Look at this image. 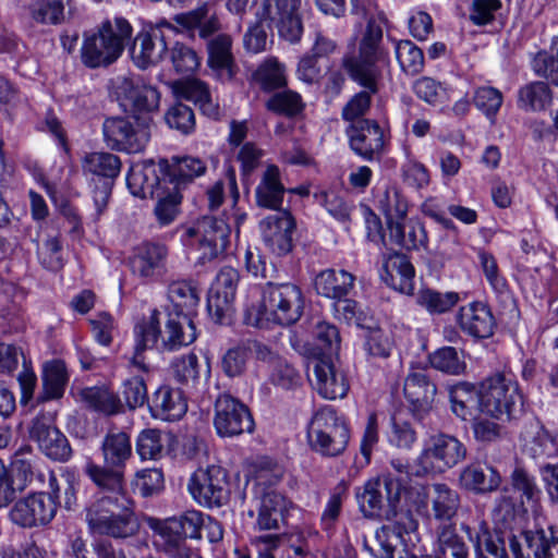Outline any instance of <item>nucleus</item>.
Masks as SVG:
<instances>
[{
    "label": "nucleus",
    "instance_id": "36",
    "mask_svg": "<svg viewBox=\"0 0 558 558\" xmlns=\"http://www.w3.org/2000/svg\"><path fill=\"white\" fill-rule=\"evenodd\" d=\"M433 515L439 521H450L460 508L458 492L447 484L436 483L428 493Z\"/></svg>",
    "mask_w": 558,
    "mask_h": 558
},
{
    "label": "nucleus",
    "instance_id": "40",
    "mask_svg": "<svg viewBox=\"0 0 558 558\" xmlns=\"http://www.w3.org/2000/svg\"><path fill=\"white\" fill-rule=\"evenodd\" d=\"M462 529L469 534V538L473 543L474 558H487L484 553L489 554L494 558H509L504 539L493 533L485 522L480 524L478 531L474 536L471 534L469 526H462Z\"/></svg>",
    "mask_w": 558,
    "mask_h": 558
},
{
    "label": "nucleus",
    "instance_id": "3",
    "mask_svg": "<svg viewBox=\"0 0 558 558\" xmlns=\"http://www.w3.org/2000/svg\"><path fill=\"white\" fill-rule=\"evenodd\" d=\"M104 465L92 461L85 465L86 475L102 490L124 487V466L132 456L130 437L123 432L108 434L101 444Z\"/></svg>",
    "mask_w": 558,
    "mask_h": 558
},
{
    "label": "nucleus",
    "instance_id": "5",
    "mask_svg": "<svg viewBox=\"0 0 558 558\" xmlns=\"http://www.w3.org/2000/svg\"><path fill=\"white\" fill-rule=\"evenodd\" d=\"M307 437L317 452L337 457L345 450L350 434L343 417L332 407L325 405L313 414Z\"/></svg>",
    "mask_w": 558,
    "mask_h": 558
},
{
    "label": "nucleus",
    "instance_id": "22",
    "mask_svg": "<svg viewBox=\"0 0 558 558\" xmlns=\"http://www.w3.org/2000/svg\"><path fill=\"white\" fill-rule=\"evenodd\" d=\"M123 37H84L81 45V60L90 69L114 62L123 51Z\"/></svg>",
    "mask_w": 558,
    "mask_h": 558
},
{
    "label": "nucleus",
    "instance_id": "29",
    "mask_svg": "<svg viewBox=\"0 0 558 558\" xmlns=\"http://www.w3.org/2000/svg\"><path fill=\"white\" fill-rule=\"evenodd\" d=\"M149 410L156 418L177 421L186 413L187 402L180 389L161 386L153 393Z\"/></svg>",
    "mask_w": 558,
    "mask_h": 558
},
{
    "label": "nucleus",
    "instance_id": "48",
    "mask_svg": "<svg viewBox=\"0 0 558 558\" xmlns=\"http://www.w3.org/2000/svg\"><path fill=\"white\" fill-rule=\"evenodd\" d=\"M389 240L391 243L404 247L407 250L418 248L425 245L427 235L424 227L417 221H410L404 225H392L389 231Z\"/></svg>",
    "mask_w": 558,
    "mask_h": 558
},
{
    "label": "nucleus",
    "instance_id": "53",
    "mask_svg": "<svg viewBox=\"0 0 558 558\" xmlns=\"http://www.w3.org/2000/svg\"><path fill=\"white\" fill-rule=\"evenodd\" d=\"M69 16H72L70 0ZM32 16L35 22L45 25H60L64 22V0H37L32 9Z\"/></svg>",
    "mask_w": 558,
    "mask_h": 558
},
{
    "label": "nucleus",
    "instance_id": "15",
    "mask_svg": "<svg viewBox=\"0 0 558 558\" xmlns=\"http://www.w3.org/2000/svg\"><path fill=\"white\" fill-rule=\"evenodd\" d=\"M187 490L193 499L204 507H220L227 502V473L219 465L198 468L189 478Z\"/></svg>",
    "mask_w": 558,
    "mask_h": 558
},
{
    "label": "nucleus",
    "instance_id": "47",
    "mask_svg": "<svg viewBox=\"0 0 558 558\" xmlns=\"http://www.w3.org/2000/svg\"><path fill=\"white\" fill-rule=\"evenodd\" d=\"M378 209L386 217L388 230L392 225H399L404 221L408 213V203L400 192L396 189H387L378 196Z\"/></svg>",
    "mask_w": 558,
    "mask_h": 558
},
{
    "label": "nucleus",
    "instance_id": "43",
    "mask_svg": "<svg viewBox=\"0 0 558 558\" xmlns=\"http://www.w3.org/2000/svg\"><path fill=\"white\" fill-rule=\"evenodd\" d=\"M206 163L198 157L186 156L173 159V163L168 166L167 172L169 184L180 189L181 185L193 181L195 178L206 172Z\"/></svg>",
    "mask_w": 558,
    "mask_h": 558
},
{
    "label": "nucleus",
    "instance_id": "60",
    "mask_svg": "<svg viewBox=\"0 0 558 558\" xmlns=\"http://www.w3.org/2000/svg\"><path fill=\"white\" fill-rule=\"evenodd\" d=\"M400 542V535L388 526L377 530L372 545L365 548L376 558H393L395 550Z\"/></svg>",
    "mask_w": 558,
    "mask_h": 558
},
{
    "label": "nucleus",
    "instance_id": "37",
    "mask_svg": "<svg viewBox=\"0 0 558 558\" xmlns=\"http://www.w3.org/2000/svg\"><path fill=\"white\" fill-rule=\"evenodd\" d=\"M230 48V37H216L208 44V64L222 82L231 81L235 74Z\"/></svg>",
    "mask_w": 558,
    "mask_h": 558
},
{
    "label": "nucleus",
    "instance_id": "4",
    "mask_svg": "<svg viewBox=\"0 0 558 558\" xmlns=\"http://www.w3.org/2000/svg\"><path fill=\"white\" fill-rule=\"evenodd\" d=\"M301 0H263L244 35H302Z\"/></svg>",
    "mask_w": 558,
    "mask_h": 558
},
{
    "label": "nucleus",
    "instance_id": "21",
    "mask_svg": "<svg viewBox=\"0 0 558 558\" xmlns=\"http://www.w3.org/2000/svg\"><path fill=\"white\" fill-rule=\"evenodd\" d=\"M134 335L135 355L131 361V367L132 369L147 373L148 367L141 357V354L146 349L155 347L162 350L163 331L160 328V312L158 310H153L148 316L143 317V319L136 324Z\"/></svg>",
    "mask_w": 558,
    "mask_h": 558
},
{
    "label": "nucleus",
    "instance_id": "59",
    "mask_svg": "<svg viewBox=\"0 0 558 558\" xmlns=\"http://www.w3.org/2000/svg\"><path fill=\"white\" fill-rule=\"evenodd\" d=\"M473 101L475 107L494 122L502 105L504 96L502 93L495 87L482 86L475 89Z\"/></svg>",
    "mask_w": 558,
    "mask_h": 558
},
{
    "label": "nucleus",
    "instance_id": "20",
    "mask_svg": "<svg viewBox=\"0 0 558 558\" xmlns=\"http://www.w3.org/2000/svg\"><path fill=\"white\" fill-rule=\"evenodd\" d=\"M523 544L511 536L509 548L513 558H553L551 549L558 546V535L553 527L522 532Z\"/></svg>",
    "mask_w": 558,
    "mask_h": 558
},
{
    "label": "nucleus",
    "instance_id": "51",
    "mask_svg": "<svg viewBox=\"0 0 558 558\" xmlns=\"http://www.w3.org/2000/svg\"><path fill=\"white\" fill-rule=\"evenodd\" d=\"M253 77L259 88L266 93L287 85L286 68L276 59H268L262 63Z\"/></svg>",
    "mask_w": 558,
    "mask_h": 558
},
{
    "label": "nucleus",
    "instance_id": "35",
    "mask_svg": "<svg viewBox=\"0 0 558 558\" xmlns=\"http://www.w3.org/2000/svg\"><path fill=\"white\" fill-rule=\"evenodd\" d=\"M353 283L354 277L350 272L326 269L316 276L314 287L318 294L337 301L348 295Z\"/></svg>",
    "mask_w": 558,
    "mask_h": 558
},
{
    "label": "nucleus",
    "instance_id": "11",
    "mask_svg": "<svg viewBox=\"0 0 558 558\" xmlns=\"http://www.w3.org/2000/svg\"><path fill=\"white\" fill-rule=\"evenodd\" d=\"M51 493L33 494L20 499L10 510L11 521L22 527H34L47 524L57 511V478L48 474Z\"/></svg>",
    "mask_w": 558,
    "mask_h": 558
},
{
    "label": "nucleus",
    "instance_id": "32",
    "mask_svg": "<svg viewBox=\"0 0 558 558\" xmlns=\"http://www.w3.org/2000/svg\"><path fill=\"white\" fill-rule=\"evenodd\" d=\"M436 391L435 384L430 381L424 371L411 372L404 379V396L417 411H425L430 408Z\"/></svg>",
    "mask_w": 558,
    "mask_h": 558
},
{
    "label": "nucleus",
    "instance_id": "25",
    "mask_svg": "<svg viewBox=\"0 0 558 558\" xmlns=\"http://www.w3.org/2000/svg\"><path fill=\"white\" fill-rule=\"evenodd\" d=\"M194 316L169 312L162 335V350L173 351L192 344L197 338Z\"/></svg>",
    "mask_w": 558,
    "mask_h": 558
},
{
    "label": "nucleus",
    "instance_id": "30",
    "mask_svg": "<svg viewBox=\"0 0 558 558\" xmlns=\"http://www.w3.org/2000/svg\"><path fill=\"white\" fill-rule=\"evenodd\" d=\"M459 326L468 335L485 339L493 335L495 319L486 304L474 302L461 307Z\"/></svg>",
    "mask_w": 558,
    "mask_h": 558
},
{
    "label": "nucleus",
    "instance_id": "58",
    "mask_svg": "<svg viewBox=\"0 0 558 558\" xmlns=\"http://www.w3.org/2000/svg\"><path fill=\"white\" fill-rule=\"evenodd\" d=\"M438 546L444 555L452 558H469V548L462 537L458 535L451 524H446L438 530Z\"/></svg>",
    "mask_w": 558,
    "mask_h": 558
},
{
    "label": "nucleus",
    "instance_id": "19",
    "mask_svg": "<svg viewBox=\"0 0 558 558\" xmlns=\"http://www.w3.org/2000/svg\"><path fill=\"white\" fill-rule=\"evenodd\" d=\"M347 134L352 150L366 160L377 158L384 150V132L373 120H359L351 123Z\"/></svg>",
    "mask_w": 558,
    "mask_h": 558
},
{
    "label": "nucleus",
    "instance_id": "50",
    "mask_svg": "<svg viewBox=\"0 0 558 558\" xmlns=\"http://www.w3.org/2000/svg\"><path fill=\"white\" fill-rule=\"evenodd\" d=\"M154 197L157 198L154 209L157 221L162 226L171 223L179 214L182 199L179 189L167 185L162 190L158 189Z\"/></svg>",
    "mask_w": 558,
    "mask_h": 558
},
{
    "label": "nucleus",
    "instance_id": "17",
    "mask_svg": "<svg viewBox=\"0 0 558 558\" xmlns=\"http://www.w3.org/2000/svg\"><path fill=\"white\" fill-rule=\"evenodd\" d=\"M167 169L166 161L157 165L153 160H144L133 165L126 177L130 192L140 198H154L158 189L169 184Z\"/></svg>",
    "mask_w": 558,
    "mask_h": 558
},
{
    "label": "nucleus",
    "instance_id": "26",
    "mask_svg": "<svg viewBox=\"0 0 558 558\" xmlns=\"http://www.w3.org/2000/svg\"><path fill=\"white\" fill-rule=\"evenodd\" d=\"M171 89L177 98L193 101L203 114L218 119L219 105L213 99L208 85L198 78L179 80L171 83Z\"/></svg>",
    "mask_w": 558,
    "mask_h": 558
},
{
    "label": "nucleus",
    "instance_id": "54",
    "mask_svg": "<svg viewBox=\"0 0 558 558\" xmlns=\"http://www.w3.org/2000/svg\"><path fill=\"white\" fill-rule=\"evenodd\" d=\"M430 365L449 375H461L466 364L461 353L453 347H444L435 351L430 357Z\"/></svg>",
    "mask_w": 558,
    "mask_h": 558
},
{
    "label": "nucleus",
    "instance_id": "2",
    "mask_svg": "<svg viewBox=\"0 0 558 558\" xmlns=\"http://www.w3.org/2000/svg\"><path fill=\"white\" fill-rule=\"evenodd\" d=\"M304 310V296L299 286L268 282L263 290L262 304L245 310L244 323L264 328L269 322L278 325L296 323Z\"/></svg>",
    "mask_w": 558,
    "mask_h": 558
},
{
    "label": "nucleus",
    "instance_id": "61",
    "mask_svg": "<svg viewBox=\"0 0 558 558\" xmlns=\"http://www.w3.org/2000/svg\"><path fill=\"white\" fill-rule=\"evenodd\" d=\"M39 263L49 270H59L63 267L62 246L57 235L47 236L37 244Z\"/></svg>",
    "mask_w": 558,
    "mask_h": 558
},
{
    "label": "nucleus",
    "instance_id": "12",
    "mask_svg": "<svg viewBox=\"0 0 558 558\" xmlns=\"http://www.w3.org/2000/svg\"><path fill=\"white\" fill-rule=\"evenodd\" d=\"M402 484L392 475H385L384 483L379 478L367 481L362 492H356V498L362 512L366 517H386L396 514V507L400 500Z\"/></svg>",
    "mask_w": 558,
    "mask_h": 558
},
{
    "label": "nucleus",
    "instance_id": "7",
    "mask_svg": "<svg viewBox=\"0 0 558 558\" xmlns=\"http://www.w3.org/2000/svg\"><path fill=\"white\" fill-rule=\"evenodd\" d=\"M522 405L518 384L511 376L495 374L478 388V410L497 420H509Z\"/></svg>",
    "mask_w": 558,
    "mask_h": 558
},
{
    "label": "nucleus",
    "instance_id": "62",
    "mask_svg": "<svg viewBox=\"0 0 558 558\" xmlns=\"http://www.w3.org/2000/svg\"><path fill=\"white\" fill-rule=\"evenodd\" d=\"M266 108L272 112L294 116L303 109L301 96L293 90L276 93L266 102Z\"/></svg>",
    "mask_w": 558,
    "mask_h": 558
},
{
    "label": "nucleus",
    "instance_id": "33",
    "mask_svg": "<svg viewBox=\"0 0 558 558\" xmlns=\"http://www.w3.org/2000/svg\"><path fill=\"white\" fill-rule=\"evenodd\" d=\"M459 481L461 486L468 490L488 493L499 487L501 476L489 465L472 463L461 471Z\"/></svg>",
    "mask_w": 558,
    "mask_h": 558
},
{
    "label": "nucleus",
    "instance_id": "55",
    "mask_svg": "<svg viewBox=\"0 0 558 558\" xmlns=\"http://www.w3.org/2000/svg\"><path fill=\"white\" fill-rule=\"evenodd\" d=\"M133 26L122 14L110 15L100 12L95 17V26L90 34L84 32L83 35H133Z\"/></svg>",
    "mask_w": 558,
    "mask_h": 558
},
{
    "label": "nucleus",
    "instance_id": "16",
    "mask_svg": "<svg viewBox=\"0 0 558 558\" xmlns=\"http://www.w3.org/2000/svg\"><path fill=\"white\" fill-rule=\"evenodd\" d=\"M214 425L223 437H232L253 430L254 421L242 402L230 395H220L215 403Z\"/></svg>",
    "mask_w": 558,
    "mask_h": 558
},
{
    "label": "nucleus",
    "instance_id": "28",
    "mask_svg": "<svg viewBox=\"0 0 558 558\" xmlns=\"http://www.w3.org/2000/svg\"><path fill=\"white\" fill-rule=\"evenodd\" d=\"M314 386L325 399L343 398L349 385L344 375L337 371L329 359L319 357L314 362Z\"/></svg>",
    "mask_w": 558,
    "mask_h": 558
},
{
    "label": "nucleus",
    "instance_id": "23",
    "mask_svg": "<svg viewBox=\"0 0 558 558\" xmlns=\"http://www.w3.org/2000/svg\"><path fill=\"white\" fill-rule=\"evenodd\" d=\"M414 267L404 254L395 252L384 256L380 278L387 286L410 295L414 291Z\"/></svg>",
    "mask_w": 558,
    "mask_h": 558
},
{
    "label": "nucleus",
    "instance_id": "13",
    "mask_svg": "<svg viewBox=\"0 0 558 558\" xmlns=\"http://www.w3.org/2000/svg\"><path fill=\"white\" fill-rule=\"evenodd\" d=\"M466 449L456 437L447 434L433 436L417 458V475L442 473L464 459Z\"/></svg>",
    "mask_w": 558,
    "mask_h": 558
},
{
    "label": "nucleus",
    "instance_id": "63",
    "mask_svg": "<svg viewBox=\"0 0 558 558\" xmlns=\"http://www.w3.org/2000/svg\"><path fill=\"white\" fill-rule=\"evenodd\" d=\"M171 61L179 73H192L201 64L197 52L180 41H175L171 46Z\"/></svg>",
    "mask_w": 558,
    "mask_h": 558
},
{
    "label": "nucleus",
    "instance_id": "39",
    "mask_svg": "<svg viewBox=\"0 0 558 558\" xmlns=\"http://www.w3.org/2000/svg\"><path fill=\"white\" fill-rule=\"evenodd\" d=\"M168 44L165 37H135L131 56L140 69H147L157 63L165 54Z\"/></svg>",
    "mask_w": 558,
    "mask_h": 558
},
{
    "label": "nucleus",
    "instance_id": "45",
    "mask_svg": "<svg viewBox=\"0 0 558 558\" xmlns=\"http://www.w3.org/2000/svg\"><path fill=\"white\" fill-rule=\"evenodd\" d=\"M69 380L65 364L54 360L47 362L43 372L44 396L43 400L59 399L63 396Z\"/></svg>",
    "mask_w": 558,
    "mask_h": 558
},
{
    "label": "nucleus",
    "instance_id": "31",
    "mask_svg": "<svg viewBox=\"0 0 558 558\" xmlns=\"http://www.w3.org/2000/svg\"><path fill=\"white\" fill-rule=\"evenodd\" d=\"M284 192L279 168L275 165L267 166L255 191L257 206L276 211L281 210Z\"/></svg>",
    "mask_w": 558,
    "mask_h": 558
},
{
    "label": "nucleus",
    "instance_id": "52",
    "mask_svg": "<svg viewBox=\"0 0 558 558\" xmlns=\"http://www.w3.org/2000/svg\"><path fill=\"white\" fill-rule=\"evenodd\" d=\"M314 350L317 355L330 357L338 354L340 350V335L335 325L326 322L316 324L313 331Z\"/></svg>",
    "mask_w": 558,
    "mask_h": 558
},
{
    "label": "nucleus",
    "instance_id": "44",
    "mask_svg": "<svg viewBox=\"0 0 558 558\" xmlns=\"http://www.w3.org/2000/svg\"><path fill=\"white\" fill-rule=\"evenodd\" d=\"M82 401L96 412L104 415H114L122 411L119 397L104 387H89L81 391Z\"/></svg>",
    "mask_w": 558,
    "mask_h": 558
},
{
    "label": "nucleus",
    "instance_id": "27",
    "mask_svg": "<svg viewBox=\"0 0 558 558\" xmlns=\"http://www.w3.org/2000/svg\"><path fill=\"white\" fill-rule=\"evenodd\" d=\"M173 20L189 35H194L195 31H198V35H216L223 29L219 16L207 2L191 11L177 14Z\"/></svg>",
    "mask_w": 558,
    "mask_h": 558
},
{
    "label": "nucleus",
    "instance_id": "38",
    "mask_svg": "<svg viewBox=\"0 0 558 558\" xmlns=\"http://www.w3.org/2000/svg\"><path fill=\"white\" fill-rule=\"evenodd\" d=\"M288 509V500L276 490H266L260 497L256 524L259 530H277L279 520Z\"/></svg>",
    "mask_w": 558,
    "mask_h": 558
},
{
    "label": "nucleus",
    "instance_id": "46",
    "mask_svg": "<svg viewBox=\"0 0 558 558\" xmlns=\"http://www.w3.org/2000/svg\"><path fill=\"white\" fill-rule=\"evenodd\" d=\"M551 101V90L544 82H532L519 89L518 106L524 111H541Z\"/></svg>",
    "mask_w": 558,
    "mask_h": 558
},
{
    "label": "nucleus",
    "instance_id": "42",
    "mask_svg": "<svg viewBox=\"0 0 558 558\" xmlns=\"http://www.w3.org/2000/svg\"><path fill=\"white\" fill-rule=\"evenodd\" d=\"M523 451L535 460L558 457V444L547 429L536 427L523 436Z\"/></svg>",
    "mask_w": 558,
    "mask_h": 558
},
{
    "label": "nucleus",
    "instance_id": "18",
    "mask_svg": "<svg viewBox=\"0 0 558 558\" xmlns=\"http://www.w3.org/2000/svg\"><path fill=\"white\" fill-rule=\"evenodd\" d=\"M296 223L288 210H278L259 222L263 241L276 255L283 256L292 251Z\"/></svg>",
    "mask_w": 558,
    "mask_h": 558
},
{
    "label": "nucleus",
    "instance_id": "6",
    "mask_svg": "<svg viewBox=\"0 0 558 558\" xmlns=\"http://www.w3.org/2000/svg\"><path fill=\"white\" fill-rule=\"evenodd\" d=\"M381 37H363L359 53L345 57L343 68L349 77L364 89L378 93L387 53L380 46Z\"/></svg>",
    "mask_w": 558,
    "mask_h": 558
},
{
    "label": "nucleus",
    "instance_id": "14",
    "mask_svg": "<svg viewBox=\"0 0 558 558\" xmlns=\"http://www.w3.org/2000/svg\"><path fill=\"white\" fill-rule=\"evenodd\" d=\"M29 439L35 441L39 450L54 461H66L72 449L65 435L56 426V412L38 413L28 427Z\"/></svg>",
    "mask_w": 558,
    "mask_h": 558
},
{
    "label": "nucleus",
    "instance_id": "49",
    "mask_svg": "<svg viewBox=\"0 0 558 558\" xmlns=\"http://www.w3.org/2000/svg\"><path fill=\"white\" fill-rule=\"evenodd\" d=\"M82 166L85 172L113 179L120 173L121 160L114 154L95 151L84 157Z\"/></svg>",
    "mask_w": 558,
    "mask_h": 558
},
{
    "label": "nucleus",
    "instance_id": "34",
    "mask_svg": "<svg viewBox=\"0 0 558 558\" xmlns=\"http://www.w3.org/2000/svg\"><path fill=\"white\" fill-rule=\"evenodd\" d=\"M33 481L32 463L16 457L12 462L11 474L7 472L4 484L0 485V508L8 506L14 499L15 493L24 490Z\"/></svg>",
    "mask_w": 558,
    "mask_h": 558
},
{
    "label": "nucleus",
    "instance_id": "1",
    "mask_svg": "<svg viewBox=\"0 0 558 558\" xmlns=\"http://www.w3.org/2000/svg\"><path fill=\"white\" fill-rule=\"evenodd\" d=\"M87 509L86 521L89 530L113 538H128L137 534L140 522L133 510V501L124 487L120 490H105Z\"/></svg>",
    "mask_w": 558,
    "mask_h": 558
},
{
    "label": "nucleus",
    "instance_id": "8",
    "mask_svg": "<svg viewBox=\"0 0 558 558\" xmlns=\"http://www.w3.org/2000/svg\"><path fill=\"white\" fill-rule=\"evenodd\" d=\"M151 118H108L102 124L107 145L114 150L137 154L144 150L150 140Z\"/></svg>",
    "mask_w": 558,
    "mask_h": 558
},
{
    "label": "nucleus",
    "instance_id": "41",
    "mask_svg": "<svg viewBox=\"0 0 558 558\" xmlns=\"http://www.w3.org/2000/svg\"><path fill=\"white\" fill-rule=\"evenodd\" d=\"M168 299L172 304L170 312H183L194 316L199 303V291L192 282L178 280L169 284Z\"/></svg>",
    "mask_w": 558,
    "mask_h": 558
},
{
    "label": "nucleus",
    "instance_id": "10",
    "mask_svg": "<svg viewBox=\"0 0 558 558\" xmlns=\"http://www.w3.org/2000/svg\"><path fill=\"white\" fill-rule=\"evenodd\" d=\"M114 94L124 111L148 116L159 107V92L135 74L119 75L112 81Z\"/></svg>",
    "mask_w": 558,
    "mask_h": 558
},
{
    "label": "nucleus",
    "instance_id": "57",
    "mask_svg": "<svg viewBox=\"0 0 558 558\" xmlns=\"http://www.w3.org/2000/svg\"><path fill=\"white\" fill-rule=\"evenodd\" d=\"M173 376L183 386L194 387L199 379L198 357L194 353L179 356L171 363Z\"/></svg>",
    "mask_w": 558,
    "mask_h": 558
},
{
    "label": "nucleus",
    "instance_id": "56",
    "mask_svg": "<svg viewBox=\"0 0 558 558\" xmlns=\"http://www.w3.org/2000/svg\"><path fill=\"white\" fill-rule=\"evenodd\" d=\"M396 54L401 69L410 74L416 75L424 68V54L421 48L411 40L402 39L396 44Z\"/></svg>",
    "mask_w": 558,
    "mask_h": 558
},
{
    "label": "nucleus",
    "instance_id": "24",
    "mask_svg": "<svg viewBox=\"0 0 558 558\" xmlns=\"http://www.w3.org/2000/svg\"><path fill=\"white\" fill-rule=\"evenodd\" d=\"M168 248L163 244L146 242L141 244L132 256V272L143 279H154L166 270Z\"/></svg>",
    "mask_w": 558,
    "mask_h": 558
},
{
    "label": "nucleus",
    "instance_id": "64",
    "mask_svg": "<svg viewBox=\"0 0 558 558\" xmlns=\"http://www.w3.org/2000/svg\"><path fill=\"white\" fill-rule=\"evenodd\" d=\"M122 393L130 409L143 407L148 400L145 378L137 374L131 375L123 381Z\"/></svg>",
    "mask_w": 558,
    "mask_h": 558
},
{
    "label": "nucleus",
    "instance_id": "9",
    "mask_svg": "<svg viewBox=\"0 0 558 558\" xmlns=\"http://www.w3.org/2000/svg\"><path fill=\"white\" fill-rule=\"evenodd\" d=\"M184 236L186 244L197 250L199 259L209 262L226 251L230 227L222 218L205 216L187 228Z\"/></svg>",
    "mask_w": 558,
    "mask_h": 558
}]
</instances>
